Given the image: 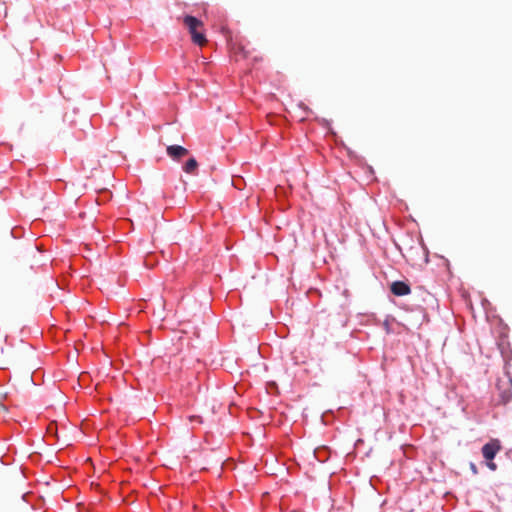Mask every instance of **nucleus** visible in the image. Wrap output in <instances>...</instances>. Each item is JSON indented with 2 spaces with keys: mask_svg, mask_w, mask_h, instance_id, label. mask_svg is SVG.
Listing matches in <instances>:
<instances>
[{
  "mask_svg": "<svg viewBox=\"0 0 512 512\" xmlns=\"http://www.w3.org/2000/svg\"><path fill=\"white\" fill-rule=\"evenodd\" d=\"M501 448L500 441L497 439L491 440L482 447V455L487 460V467L492 471L497 469V465L492 460Z\"/></svg>",
  "mask_w": 512,
  "mask_h": 512,
  "instance_id": "nucleus-2",
  "label": "nucleus"
},
{
  "mask_svg": "<svg viewBox=\"0 0 512 512\" xmlns=\"http://www.w3.org/2000/svg\"><path fill=\"white\" fill-rule=\"evenodd\" d=\"M47 432L49 434H53V435H56L57 434V426L54 424V423H51L49 424L48 428H47Z\"/></svg>",
  "mask_w": 512,
  "mask_h": 512,
  "instance_id": "nucleus-7",
  "label": "nucleus"
},
{
  "mask_svg": "<svg viewBox=\"0 0 512 512\" xmlns=\"http://www.w3.org/2000/svg\"><path fill=\"white\" fill-rule=\"evenodd\" d=\"M391 292L396 296H405L410 294L411 289L409 285L403 281H395L391 284Z\"/></svg>",
  "mask_w": 512,
  "mask_h": 512,
  "instance_id": "nucleus-4",
  "label": "nucleus"
},
{
  "mask_svg": "<svg viewBox=\"0 0 512 512\" xmlns=\"http://www.w3.org/2000/svg\"><path fill=\"white\" fill-rule=\"evenodd\" d=\"M471 469L473 470V472L475 474L477 473V468H476L475 464L471 463Z\"/></svg>",
  "mask_w": 512,
  "mask_h": 512,
  "instance_id": "nucleus-11",
  "label": "nucleus"
},
{
  "mask_svg": "<svg viewBox=\"0 0 512 512\" xmlns=\"http://www.w3.org/2000/svg\"><path fill=\"white\" fill-rule=\"evenodd\" d=\"M238 49L243 54V57H247V52L244 50L242 46H239Z\"/></svg>",
  "mask_w": 512,
  "mask_h": 512,
  "instance_id": "nucleus-10",
  "label": "nucleus"
},
{
  "mask_svg": "<svg viewBox=\"0 0 512 512\" xmlns=\"http://www.w3.org/2000/svg\"><path fill=\"white\" fill-rule=\"evenodd\" d=\"M6 397V393H0V412L4 414L7 413L8 411L7 407L4 404Z\"/></svg>",
  "mask_w": 512,
  "mask_h": 512,
  "instance_id": "nucleus-6",
  "label": "nucleus"
},
{
  "mask_svg": "<svg viewBox=\"0 0 512 512\" xmlns=\"http://www.w3.org/2000/svg\"><path fill=\"white\" fill-rule=\"evenodd\" d=\"M167 155L173 160H180L181 158L187 156L189 151L180 145H169L166 148Z\"/></svg>",
  "mask_w": 512,
  "mask_h": 512,
  "instance_id": "nucleus-3",
  "label": "nucleus"
},
{
  "mask_svg": "<svg viewBox=\"0 0 512 512\" xmlns=\"http://www.w3.org/2000/svg\"><path fill=\"white\" fill-rule=\"evenodd\" d=\"M183 22L188 28L193 43L198 46H204L207 43V39L205 35L199 30L203 27V23L190 15L185 16Z\"/></svg>",
  "mask_w": 512,
  "mask_h": 512,
  "instance_id": "nucleus-1",
  "label": "nucleus"
},
{
  "mask_svg": "<svg viewBox=\"0 0 512 512\" xmlns=\"http://www.w3.org/2000/svg\"><path fill=\"white\" fill-rule=\"evenodd\" d=\"M198 168V162L194 157L189 158L183 165L184 172L188 174H194Z\"/></svg>",
  "mask_w": 512,
  "mask_h": 512,
  "instance_id": "nucleus-5",
  "label": "nucleus"
},
{
  "mask_svg": "<svg viewBox=\"0 0 512 512\" xmlns=\"http://www.w3.org/2000/svg\"><path fill=\"white\" fill-rule=\"evenodd\" d=\"M189 420H190V422H194V421H196V422H197V423H199V424H201V423H202V419H201V417H200V416H195V415L190 416V417H189Z\"/></svg>",
  "mask_w": 512,
  "mask_h": 512,
  "instance_id": "nucleus-8",
  "label": "nucleus"
},
{
  "mask_svg": "<svg viewBox=\"0 0 512 512\" xmlns=\"http://www.w3.org/2000/svg\"><path fill=\"white\" fill-rule=\"evenodd\" d=\"M510 398H511V394H510V393L504 394V395L502 396L503 402H507V401H509V400H510Z\"/></svg>",
  "mask_w": 512,
  "mask_h": 512,
  "instance_id": "nucleus-9",
  "label": "nucleus"
}]
</instances>
